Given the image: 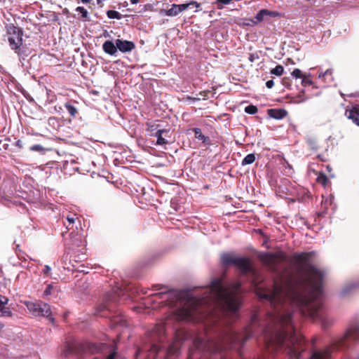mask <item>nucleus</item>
Segmentation results:
<instances>
[{
  "label": "nucleus",
  "mask_w": 359,
  "mask_h": 359,
  "mask_svg": "<svg viewBox=\"0 0 359 359\" xmlns=\"http://www.w3.org/2000/svg\"><path fill=\"white\" fill-rule=\"evenodd\" d=\"M257 111V107L252 104L248 105L245 108V112L248 114H255Z\"/></svg>",
  "instance_id": "obj_33"
},
{
  "label": "nucleus",
  "mask_w": 359,
  "mask_h": 359,
  "mask_svg": "<svg viewBox=\"0 0 359 359\" xmlns=\"http://www.w3.org/2000/svg\"><path fill=\"white\" fill-rule=\"evenodd\" d=\"M29 149L33 151H39L41 152L43 151V147L40 144H35L32 147H30Z\"/></svg>",
  "instance_id": "obj_37"
},
{
  "label": "nucleus",
  "mask_w": 359,
  "mask_h": 359,
  "mask_svg": "<svg viewBox=\"0 0 359 359\" xmlns=\"http://www.w3.org/2000/svg\"><path fill=\"white\" fill-rule=\"evenodd\" d=\"M92 0H81V2L83 4H89L91 2Z\"/></svg>",
  "instance_id": "obj_51"
},
{
  "label": "nucleus",
  "mask_w": 359,
  "mask_h": 359,
  "mask_svg": "<svg viewBox=\"0 0 359 359\" xmlns=\"http://www.w3.org/2000/svg\"><path fill=\"white\" fill-rule=\"evenodd\" d=\"M241 283L238 281L224 285L222 278H215L210 286L202 289L201 297L184 290H169L154 294L167 304L177 307L175 314L180 320L216 322L219 313L236 315L241 304ZM153 296V294H151Z\"/></svg>",
  "instance_id": "obj_2"
},
{
  "label": "nucleus",
  "mask_w": 359,
  "mask_h": 359,
  "mask_svg": "<svg viewBox=\"0 0 359 359\" xmlns=\"http://www.w3.org/2000/svg\"><path fill=\"white\" fill-rule=\"evenodd\" d=\"M267 114L271 118L280 120L287 116V111L284 109H269Z\"/></svg>",
  "instance_id": "obj_13"
},
{
  "label": "nucleus",
  "mask_w": 359,
  "mask_h": 359,
  "mask_svg": "<svg viewBox=\"0 0 359 359\" xmlns=\"http://www.w3.org/2000/svg\"><path fill=\"white\" fill-rule=\"evenodd\" d=\"M331 355V352L329 348L322 351H314L311 357V359H328Z\"/></svg>",
  "instance_id": "obj_17"
},
{
  "label": "nucleus",
  "mask_w": 359,
  "mask_h": 359,
  "mask_svg": "<svg viewBox=\"0 0 359 359\" xmlns=\"http://www.w3.org/2000/svg\"><path fill=\"white\" fill-rule=\"evenodd\" d=\"M118 296L116 292H111L106 294L104 297L102 302L97 306L96 308L95 315L105 316L104 314H102L105 311H112L116 302L118 301Z\"/></svg>",
  "instance_id": "obj_6"
},
{
  "label": "nucleus",
  "mask_w": 359,
  "mask_h": 359,
  "mask_svg": "<svg viewBox=\"0 0 359 359\" xmlns=\"http://www.w3.org/2000/svg\"><path fill=\"white\" fill-rule=\"evenodd\" d=\"M292 76L296 79H302L305 75L299 69H294L291 73Z\"/></svg>",
  "instance_id": "obj_35"
},
{
  "label": "nucleus",
  "mask_w": 359,
  "mask_h": 359,
  "mask_svg": "<svg viewBox=\"0 0 359 359\" xmlns=\"http://www.w3.org/2000/svg\"><path fill=\"white\" fill-rule=\"evenodd\" d=\"M223 265L236 266L243 274L250 273L255 275L256 271L252 266L251 259L248 257H236L230 253H224L221 256Z\"/></svg>",
  "instance_id": "obj_4"
},
{
  "label": "nucleus",
  "mask_w": 359,
  "mask_h": 359,
  "mask_svg": "<svg viewBox=\"0 0 359 359\" xmlns=\"http://www.w3.org/2000/svg\"><path fill=\"white\" fill-rule=\"evenodd\" d=\"M116 355V352L113 351L107 356V359H115Z\"/></svg>",
  "instance_id": "obj_44"
},
{
  "label": "nucleus",
  "mask_w": 359,
  "mask_h": 359,
  "mask_svg": "<svg viewBox=\"0 0 359 359\" xmlns=\"http://www.w3.org/2000/svg\"><path fill=\"white\" fill-rule=\"evenodd\" d=\"M104 52L110 55H114L117 52V45L111 41H106L102 45Z\"/></svg>",
  "instance_id": "obj_15"
},
{
  "label": "nucleus",
  "mask_w": 359,
  "mask_h": 359,
  "mask_svg": "<svg viewBox=\"0 0 359 359\" xmlns=\"http://www.w3.org/2000/svg\"><path fill=\"white\" fill-rule=\"evenodd\" d=\"M164 13L167 16H176L179 13H180V11L177 9V4H173L171 6V8L168 10L163 11Z\"/></svg>",
  "instance_id": "obj_23"
},
{
  "label": "nucleus",
  "mask_w": 359,
  "mask_h": 359,
  "mask_svg": "<svg viewBox=\"0 0 359 359\" xmlns=\"http://www.w3.org/2000/svg\"><path fill=\"white\" fill-rule=\"evenodd\" d=\"M332 69H327L325 72H320L319 73V75H318V77L319 78H321V77H325L327 76H332Z\"/></svg>",
  "instance_id": "obj_39"
},
{
  "label": "nucleus",
  "mask_w": 359,
  "mask_h": 359,
  "mask_svg": "<svg viewBox=\"0 0 359 359\" xmlns=\"http://www.w3.org/2000/svg\"><path fill=\"white\" fill-rule=\"evenodd\" d=\"M346 337L352 340H357L359 338V325L355 323L351 325L346 332Z\"/></svg>",
  "instance_id": "obj_14"
},
{
  "label": "nucleus",
  "mask_w": 359,
  "mask_h": 359,
  "mask_svg": "<svg viewBox=\"0 0 359 359\" xmlns=\"http://www.w3.org/2000/svg\"><path fill=\"white\" fill-rule=\"evenodd\" d=\"M13 183L4 182L2 184L3 198L7 201H11L12 196L14 194L15 189L12 188Z\"/></svg>",
  "instance_id": "obj_12"
},
{
  "label": "nucleus",
  "mask_w": 359,
  "mask_h": 359,
  "mask_svg": "<svg viewBox=\"0 0 359 359\" xmlns=\"http://www.w3.org/2000/svg\"><path fill=\"white\" fill-rule=\"evenodd\" d=\"M15 145H16L18 147H19V148H22V141H21V140H18V141L16 142Z\"/></svg>",
  "instance_id": "obj_47"
},
{
  "label": "nucleus",
  "mask_w": 359,
  "mask_h": 359,
  "mask_svg": "<svg viewBox=\"0 0 359 359\" xmlns=\"http://www.w3.org/2000/svg\"><path fill=\"white\" fill-rule=\"evenodd\" d=\"M147 130L151 133V135H154L155 133L160 130L161 126L159 124L156 123H147Z\"/></svg>",
  "instance_id": "obj_25"
},
{
  "label": "nucleus",
  "mask_w": 359,
  "mask_h": 359,
  "mask_svg": "<svg viewBox=\"0 0 359 359\" xmlns=\"http://www.w3.org/2000/svg\"><path fill=\"white\" fill-rule=\"evenodd\" d=\"M25 305L27 306L29 312L32 313L34 316L36 314H38L36 311L39 308V303H35L33 302H25Z\"/></svg>",
  "instance_id": "obj_22"
},
{
  "label": "nucleus",
  "mask_w": 359,
  "mask_h": 359,
  "mask_svg": "<svg viewBox=\"0 0 359 359\" xmlns=\"http://www.w3.org/2000/svg\"><path fill=\"white\" fill-rule=\"evenodd\" d=\"M165 333V327L163 325H157L152 330L151 334L155 335L156 334L158 337L159 340H161V337Z\"/></svg>",
  "instance_id": "obj_21"
},
{
  "label": "nucleus",
  "mask_w": 359,
  "mask_h": 359,
  "mask_svg": "<svg viewBox=\"0 0 359 359\" xmlns=\"http://www.w3.org/2000/svg\"><path fill=\"white\" fill-rule=\"evenodd\" d=\"M317 182L323 187H326L328 182V178L324 173L320 172L317 177Z\"/></svg>",
  "instance_id": "obj_29"
},
{
  "label": "nucleus",
  "mask_w": 359,
  "mask_h": 359,
  "mask_svg": "<svg viewBox=\"0 0 359 359\" xmlns=\"http://www.w3.org/2000/svg\"><path fill=\"white\" fill-rule=\"evenodd\" d=\"M18 258H19L20 259L25 260V261H26V260H27V255H23V254H22V255H21V254H18Z\"/></svg>",
  "instance_id": "obj_45"
},
{
  "label": "nucleus",
  "mask_w": 359,
  "mask_h": 359,
  "mask_svg": "<svg viewBox=\"0 0 359 359\" xmlns=\"http://www.w3.org/2000/svg\"><path fill=\"white\" fill-rule=\"evenodd\" d=\"M65 107L72 118H75L78 114V109L69 102L65 103Z\"/></svg>",
  "instance_id": "obj_24"
},
{
  "label": "nucleus",
  "mask_w": 359,
  "mask_h": 359,
  "mask_svg": "<svg viewBox=\"0 0 359 359\" xmlns=\"http://www.w3.org/2000/svg\"><path fill=\"white\" fill-rule=\"evenodd\" d=\"M257 359H264V358H258Z\"/></svg>",
  "instance_id": "obj_56"
},
{
  "label": "nucleus",
  "mask_w": 359,
  "mask_h": 359,
  "mask_svg": "<svg viewBox=\"0 0 359 359\" xmlns=\"http://www.w3.org/2000/svg\"><path fill=\"white\" fill-rule=\"evenodd\" d=\"M255 159L256 158L254 154H249L243 159L241 164L242 165L252 164L255 162Z\"/></svg>",
  "instance_id": "obj_27"
},
{
  "label": "nucleus",
  "mask_w": 359,
  "mask_h": 359,
  "mask_svg": "<svg viewBox=\"0 0 359 359\" xmlns=\"http://www.w3.org/2000/svg\"><path fill=\"white\" fill-rule=\"evenodd\" d=\"M55 121V118H54V117H50V118H48V123H49V124H50L51 121Z\"/></svg>",
  "instance_id": "obj_50"
},
{
  "label": "nucleus",
  "mask_w": 359,
  "mask_h": 359,
  "mask_svg": "<svg viewBox=\"0 0 359 359\" xmlns=\"http://www.w3.org/2000/svg\"><path fill=\"white\" fill-rule=\"evenodd\" d=\"M190 6H194L198 8L201 6V4L196 1H191L187 4H177V9L180 13L187 9Z\"/></svg>",
  "instance_id": "obj_20"
},
{
  "label": "nucleus",
  "mask_w": 359,
  "mask_h": 359,
  "mask_svg": "<svg viewBox=\"0 0 359 359\" xmlns=\"http://www.w3.org/2000/svg\"><path fill=\"white\" fill-rule=\"evenodd\" d=\"M313 82L311 79V74L304 75L302 79V85L304 87L308 86H313Z\"/></svg>",
  "instance_id": "obj_31"
},
{
  "label": "nucleus",
  "mask_w": 359,
  "mask_h": 359,
  "mask_svg": "<svg viewBox=\"0 0 359 359\" xmlns=\"http://www.w3.org/2000/svg\"><path fill=\"white\" fill-rule=\"evenodd\" d=\"M114 323L115 325H120L121 326H126L127 325V321L123 316L118 317L117 319H114Z\"/></svg>",
  "instance_id": "obj_36"
},
{
  "label": "nucleus",
  "mask_w": 359,
  "mask_h": 359,
  "mask_svg": "<svg viewBox=\"0 0 359 359\" xmlns=\"http://www.w3.org/2000/svg\"><path fill=\"white\" fill-rule=\"evenodd\" d=\"M97 4L100 3V0H97Z\"/></svg>",
  "instance_id": "obj_55"
},
{
  "label": "nucleus",
  "mask_w": 359,
  "mask_h": 359,
  "mask_svg": "<svg viewBox=\"0 0 359 359\" xmlns=\"http://www.w3.org/2000/svg\"><path fill=\"white\" fill-rule=\"evenodd\" d=\"M182 343L180 340L174 341L168 348L166 355L168 358L172 359L179 355Z\"/></svg>",
  "instance_id": "obj_9"
},
{
  "label": "nucleus",
  "mask_w": 359,
  "mask_h": 359,
  "mask_svg": "<svg viewBox=\"0 0 359 359\" xmlns=\"http://www.w3.org/2000/svg\"><path fill=\"white\" fill-rule=\"evenodd\" d=\"M107 15L110 19L120 20L122 18V15L119 12L114 10L107 11Z\"/></svg>",
  "instance_id": "obj_28"
},
{
  "label": "nucleus",
  "mask_w": 359,
  "mask_h": 359,
  "mask_svg": "<svg viewBox=\"0 0 359 359\" xmlns=\"http://www.w3.org/2000/svg\"><path fill=\"white\" fill-rule=\"evenodd\" d=\"M286 80H287V78H285H285L283 79V84H285V81H286Z\"/></svg>",
  "instance_id": "obj_54"
},
{
  "label": "nucleus",
  "mask_w": 359,
  "mask_h": 359,
  "mask_svg": "<svg viewBox=\"0 0 359 359\" xmlns=\"http://www.w3.org/2000/svg\"><path fill=\"white\" fill-rule=\"evenodd\" d=\"M156 287V290H162L163 288H165V285H156L154 286Z\"/></svg>",
  "instance_id": "obj_46"
},
{
  "label": "nucleus",
  "mask_w": 359,
  "mask_h": 359,
  "mask_svg": "<svg viewBox=\"0 0 359 359\" xmlns=\"http://www.w3.org/2000/svg\"><path fill=\"white\" fill-rule=\"evenodd\" d=\"M53 288V286L51 284L48 285L43 292V296L44 297L49 296L52 292Z\"/></svg>",
  "instance_id": "obj_38"
},
{
  "label": "nucleus",
  "mask_w": 359,
  "mask_h": 359,
  "mask_svg": "<svg viewBox=\"0 0 359 359\" xmlns=\"http://www.w3.org/2000/svg\"><path fill=\"white\" fill-rule=\"evenodd\" d=\"M313 252L295 253L293 255L298 276L289 267H281L285 260L283 252L262 253L258 256L262 264L275 274L271 288H257V294L270 304L273 311L267 313L266 319L260 321L257 314L251 318L250 325L241 332L232 329L219 340H205L197 336L189 349L188 359H208L209 353L240 346L251 337L261 334L266 346L276 351H287L291 358L299 359L305 349L303 337L297 334L292 323L296 314L313 319H320L324 328L327 326L322 319L323 305L322 271L309 263Z\"/></svg>",
  "instance_id": "obj_1"
},
{
  "label": "nucleus",
  "mask_w": 359,
  "mask_h": 359,
  "mask_svg": "<svg viewBox=\"0 0 359 359\" xmlns=\"http://www.w3.org/2000/svg\"><path fill=\"white\" fill-rule=\"evenodd\" d=\"M169 133L168 130L162 129L158 130L154 136L157 137L156 144L158 145H164L168 143V141L163 137V135L167 136V134Z\"/></svg>",
  "instance_id": "obj_16"
},
{
  "label": "nucleus",
  "mask_w": 359,
  "mask_h": 359,
  "mask_svg": "<svg viewBox=\"0 0 359 359\" xmlns=\"http://www.w3.org/2000/svg\"><path fill=\"white\" fill-rule=\"evenodd\" d=\"M194 133V136L196 139L201 140L205 137V135L202 133L201 128H194L192 129Z\"/></svg>",
  "instance_id": "obj_34"
},
{
  "label": "nucleus",
  "mask_w": 359,
  "mask_h": 359,
  "mask_svg": "<svg viewBox=\"0 0 359 359\" xmlns=\"http://www.w3.org/2000/svg\"><path fill=\"white\" fill-rule=\"evenodd\" d=\"M132 4H137L138 0H131Z\"/></svg>",
  "instance_id": "obj_53"
},
{
  "label": "nucleus",
  "mask_w": 359,
  "mask_h": 359,
  "mask_svg": "<svg viewBox=\"0 0 359 359\" xmlns=\"http://www.w3.org/2000/svg\"><path fill=\"white\" fill-rule=\"evenodd\" d=\"M8 302V299L6 297L0 294V306H3L4 305H7Z\"/></svg>",
  "instance_id": "obj_40"
},
{
  "label": "nucleus",
  "mask_w": 359,
  "mask_h": 359,
  "mask_svg": "<svg viewBox=\"0 0 359 359\" xmlns=\"http://www.w3.org/2000/svg\"><path fill=\"white\" fill-rule=\"evenodd\" d=\"M13 313L11 309L6 305H4L3 306H0V317H11Z\"/></svg>",
  "instance_id": "obj_26"
},
{
  "label": "nucleus",
  "mask_w": 359,
  "mask_h": 359,
  "mask_svg": "<svg viewBox=\"0 0 359 359\" xmlns=\"http://www.w3.org/2000/svg\"><path fill=\"white\" fill-rule=\"evenodd\" d=\"M202 142L204 143L205 145H210L211 144V140L209 137L205 136L201 140Z\"/></svg>",
  "instance_id": "obj_41"
},
{
  "label": "nucleus",
  "mask_w": 359,
  "mask_h": 359,
  "mask_svg": "<svg viewBox=\"0 0 359 359\" xmlns=\"http://www.w3.org/2000/svg\"><path fill=\"white\" fill-rule=\"evenodd\" d=\"M6 36L11 48L20 55L21 46L23 44V31L13 24H10L6 26Z\"/></svg>",
  "instance_id": "obj_5"
},
{
  "label": "nucleus",
  "mask_w": 359,
  "mask_h": 359,
  "mask_svg": "<svg viewBox=\"0 0 359 359\" xmlns=\"http://www.w3.org/2000/svg\"><path fill=\"white\" fill-rule=\"evenodd\" d=\"M187 100H191L195 101V100H198L199 99L198 98H195V97L193 98L191 97H187Z\"/></svg>",
  "instance_id": "obj_52"
},
{
  "label": "nucleus",
  "mask_w": 359,
  "mask_h": 359,
  "mask_svg": "<svg viewBox=\"0 0 359 359\" xmlns=\"http://www.w3.org/2000/svg\"><path fill=\"white\" fill-rule=\"evenodd\" d=\"M274 85V83H273V80H269L266 81V86L268 88H271Z\"/></svg>",
  "instance_id": "obj_43"
},
{
  "label": "nucleus",
  "mask_w": 359,
  "mask_h": 359,
  "mask_svg": "<svg viewBox=\"0 0 359 359\" xmlns=\"http://www.w3.org/2000/svg\"><path fill=\"white\" fill-rule=\"evenodd\" d=\"M76 11L79 12L81 14V18L83 20H88V11L83 6H78L76 8Z\"/></svg>",
  "instance_id": "obj_30"
},
{
  "label": "nucleus",
  "mask_w": 359,
  "mask_h": 359,
  "mask_svg": "<svg viewBox=\"0 0 359 359\" xmlns=\"http://www.w3.org/2000/svg\"><path fill=\"white\" fill-rule=\"evenodd\" d=\"M345 115L348 119L351 120L353 123L359 126V104L355 105L349 109H346Z\"/></svg>",
  "instance_id": "obj_11"
},
{
  "label": "nucleus",
  "mask_w": 359,
  "mask_h": 359,
  "mask_svg": "<svg viewBox=\"0 0 359 359\" xmlns=\"http://www.w3.org/2000/svg\"><path fill=\"white\" fill-rule=\"evenodd\" d=\"M259 57L257 55V54H255V53H251L249 55V60L251 62H253L256 59H258Z\"/></svg>",
  "instance_id": "obj_42"
},
{
  "label": "nucleus",
  "mask_w": 359,
  "mask_h": 359,
  "mask_svg": "<svg viewBox=\"0 0 359 359\" xmlns=\"http://www.w3.org/2000/svg\"><path fill=\"white\" fill-rule=\"evenodd\" d=\"M160 348L157 344H152L148 350L145 359H156L158 354Z\"/></svg>",
  "instance_id": "obj_18"
},
{
  "label": "nucleus",
  "mask_w": 359,
  "mask_h": 359,
  "mask_svg": "<svg viewBox=\"0 0 359 359\" xmlns=\"http://www.w3.org/2000/svg\"><path fill=\"white\" fill-rule=\"evenodd\" d=\"M117 50L122 53L130 52L135 48V44L130 41L116 39Z\"/></svg>",
  "instance_id": "obj_8"
},
{
  "label": "nucleus",
  "mask_w": 359,
  "mask_h": 359,
  "mask_svg": "<svg viewBox=\"0 0 359 359\" xmlns=\"http://www.w3.org/2000/svg\"><path fill=\"white\" fill-rule=\"evenodd\" d=\"M101 351V345L69 337L67 339L62 348L65 357L70 355H79L83 353H97Z\"/></svg>",
  "instance_id": "obj_3"
},
{
  "label": "nucleus",
  "mask_w": 359,
  "mask_h": 359,
  "mask_svg": "<svg viewBox=\"0 0 359 359\" xmlns=\"http://www.w3.org/2000/svg\"><path fill=\"white\" fill-rule=\"evenodd\" d=\"M266 16H269L271 18H276L280 16L279 13L277 11H271L266 9L260 10L255 16L254 23H259L264 20Z\"/></svg>",
  "instance_id": "obj_10"
},
{
  "label": "nucleus",
  "mask_w": 359,
  "mask_h": 359,
  "mask_svg": "<svg viewBox=\"0 0 359 359\" xmlns=\"http://www.w3.org/2000/svg\"><path fill=\"white\" fill-rule=\"evenodd\" d=\"M65 219L67 222L63 221L64 225L66 226L67 229H72L74 227V224L75 223L76 220L78 219V217L75 214L70 213L67 215Z\"/></svg>",
  "instance_id": "obj_19"
},
{
  "label": "nucleus",
  "mask_w": 359,
  "mask_h": 359,
  "mask_svg": "<svg viewBox=\"0 0 359 359\" xmlns=\"http://www.w3.org/2000/svg\"><path fill=\"white\" fill-rule=\"evenodd\" d=\"M142 350H141V349H138V350L137 351V352H136V355H137V357L140 356V355H142Z\"/></svg>",
  "instance_id": "obj_49"
},
{
  "label": "nucleus",
  "mask_w": 359,
  "mask_h": 359,
  "mask_svg": "<svg viewBox=\"0 0 359 359\" xmlns=\"http://www.w3.org/2000/svg\"><path fill=\"white\" fill-rule=\"evenodd\" d=\"M36 313L39 314H36L35 316L46 317L52 324L55 323V318L52 316L50 306L48 304L44 302L39 303Z\"/></svg>",
  "instance_id": "obj_7"
},
{
  "label": "nucleus",
  "mask_w": 359,
  "mask_h": 359,
  "mask_svg": "<svg viewBox=\"0 0 359 359\" xmlns=\"http://www.w3.org/2000/svg\"><path fill=\"white\" fill-rule=\"evenodd\" d=\"M50 271V268L48 266H46L44 273H48Z\"/></svg>",
  "instance_id": "obj_48"
},
{
  "label": "nucleus",
  "mask_w": 359,
  "mask_h": 359,
  "mask_svg": "<svg viewBox=\"0 0 359 359\" xmlns=\"http://www.w3.org/2000/svg\"><path fill=\"white\" fill-rule=\"evenodd\" d=\"M283 72L284 67L282 65H278L271 70V74L280 76L283 74Z\"/></svg>",
  "instance_id": "obj_32"
}]
</instances>
